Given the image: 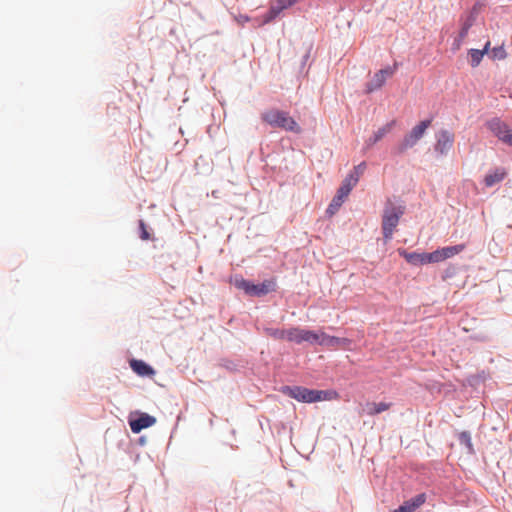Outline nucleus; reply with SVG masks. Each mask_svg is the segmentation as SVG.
I'll return each mask as SVG.
<instances>
[{"label":"nucleus","mask_w":512,"mask_h":512,"mask_svg":"<svg viewBox=\"0 0 512 512\" xmlns=\"http://www.w3.org/2000/svg\"><path fill=\"white\" fill-rule=\"evenodd\" d=\"M405 212V205L399 199H388L382 215V230L385 241L392 238L393 232Z\"/></svg>","instance_id":"1"},{"label":"nucleus","mask_w":512,"mask_h":512,"mask_svg":"<svg viewBox=\"0 0 512 512\" xmlns=\"http://www.w3.org/2000/svg\"><path fill=\"white\" fill-rule=\"evenodd\" d=\"M263 122L274 128H280L286 131L300 134L302 132L301 127L292 118L288 112L281 111L278 109H269L261 114Z\"/></svg>","instance_id":"2"},{"label":"nucleus","mask_w":512,"mask_h":512,"mask_svg":"<svg viewBox=\"0 0 512 512\" xmlns=\"http://www.w3.org/2000/svg\"><path fill=\"white\" fill-rule=\"evenodd\" d=\"M281 392L290 398L304 403H314L327 399L326 391L308 389L302 386H283Z\"/></svg>","instance_id":"3"},{"label":"nucleus","mask_w":512,"mask_h":512,"mask_svg":"<svg viewBox=\"0 0 512 512\" xmlns=\"http://www.w3.org/2000/svg\"><path fill=\"white\" fill-rule=\"evenodd\" d=\"M236 288L243 290L247 295L261 297L275 291L276 282L274 279L264 280L260 284H253L243 278H236L234 281Z\"/></svg>","instance_id":"4"},{"label":"nucleus","mask_w":512,"mask_h":512,"mask_svg":"<svg viewBox=\"0 0 512 512\" xmlns=\"http://www.w3.org/2000/svg\"><path fill=\"white\" fill-rule=\"evenodd\" d=\"M488 129L502 143L512 147V128L500 119L488 122Z\"/></svg>","instance_id":"5"},{"label":"nucleus","mask_w":512,"mask_h":512,"mask_svg":"<svg viewBox=\"0 0 512 512\" xmlns=\"http://www.w3.org/2000/svg\"><path fill=\"white\" fill-rule=\"evenodd\" d=\"M396 70V65L387 66L377 71L366 84V91L371 93L380 89L391 78Z\"/></svg>","instance_id":"6"},{"label":"nucleus","mask_w":512,"mask_h":512,"mask_svg":"<svg viewBox=\"0 0 512 512\" xmlns=\"http://www.w3.org/2000/svg\"><path fill=\"white\" fill-rule=\"evenodd\" d=\"M454 134L448 130H441L437 134L435 150L440 154H446L453 146Z\"/></svg>","instance_id":"7"},{"label":"nucleus","mask_w":512,"mask_h":512,"mask_svg":"<svg viewBox=\"0 0 512 512\" xmlns=\"http://www.w3.org/2000/svg\"><path fill=\"white\" fill-rule=\"evenodd\" d=\"M155 423V417L142 413L137 419L130 420L129 425L133 433H140L143 429L151 427Z\"/></svg>","instance_id":"8"},{"label":"nucleus","mask_w":512,"mask_h":512,"mask_svg":"<svg viewBox=\"0 0 512 512\" xmlns=\"http://www.w3.org/2000/svg\"><path fill=\"white\" fill-rule=\"evenodd\" d=\"M352 341L348 338H340L336 336H330L324 332V336H322V346L327 347L329 349H349Z\"/></svg>","instance_id":"9"},{"label":"nucleus","mask_w":512,"mask_h":512,"mask_svg":"<svg viewBox=\"0 0 512 512\" xmlns=\"http://www.w3.org/2000/svg\"><path fill=\"white\" fill-rule=\"evenodd\" d=\"M131 369L139 376H153L154 369L142 360L132 359L129 362Z\"/></svg>","instance_id":"10"},{"label":"nucleus","mask_w":512,"mask_h":512,"mask_svg":"<svg viewBox=\"0 0 512 512\" xmlns=\"http://www.w3.org/2000/svg\"><path fill=\"white\" fill-rule=\"evenodd\" d=\"M390 407H391V403H387V402H379V403L367 402L363 406L362 411L364 414H366L368 416H374V415H377L384 411L389 410Z\"/></svg>","instance_id":"11"},{"label":"nucleus","mask_w":512,"mask_h":512,"mask_svg":"<svg viewBox=\"0 0 512 512\" xmlns=\"http://www.w3.org/2000/svg\"><path fill=\"white\" fill-rule=\"evenodd\" d=\"M507 175V171L504 168H495L494 170L487 173L484 177V184L486 187H492L495 184L504 180Z\"/></svg>","instance_id":"12"},{"label":"nucleus","mask_w":512,"mask_h":512,"mask_svg":"<svg viewBox=\"0 0 512 512\" xmlns=\"http://www.w3.org/2000/svg\"><path fill=\"white\" fill-rule=\"evenodd\" d=\"M291 7L287 4V0H276L270 6L268 13L265 15L264 23H269L275 19L284 9Z\"/></svg>","instance_id":"13"},{"label":"nucleus","mask_w":512,"mask_h":512,"mask_svg":"<svg viewBox=\"0 0 512 512\" xmlns=\"http://www.w3.org/2000/svg\"><path fill=\"white\" fill-rule=\"evenodd\" d=\"M490 42L488 41L482 50L471 49L469 50V61L472 67H477L483 59V56L488 53Z\"/></svg>","instance_id":"14"},{"label":"nucleus","mask_w":512,"mask_h":512,"mask_svg":"<svg viewBox=\"0 0 512 512\" xmlns=\"http://www.w3.org/2000/svg\"><path fill=\"white\" fill-rule=\"evenodd\" d=\"M322 336H324L323 331L315 332L308 329H302V343L308 342L310 344L317 343L322 346Z\"/></svg>","instance_id":"15"},{"label":"nucleus","mask_w":512,"mask_h":512,"mask_svg":"<svg viewBox=\"0 0 512 512\" xmlns=\"http://www.w3.org/2000/svg\"><path fill=\"white\" fill-rule=\"evenodd\" d=\"M464 249H465L464 244L443 247V248L439 249L440 254H441V260L444 261L448 258H451V257L461 253Z\"/></svg>","instance_id":"16"},{"label":"nucleus","mask_w":512,"mask_h":512,"mask_svg":"<svg viewBox=\"0 0 512 512\" xmlns=\"http://www.w3.org/2000/svg\"><path fill=\"white\" fill-rule=\"evenodd\" d=\"M441 254L440 250L437 249L431 253H422L418 254V262H421L422 264L427 263H438L441 262Z\"/></svg>","instance_id":"17"},{"label":"nucleus","mask_w":512,"mask_h":512,"mask_svg":"<svg viewBox=\"0 0 512 512\" xmlns=\"http://www.w3.org/2000/svg\"><path fill=\"white\" fill-rule=\"evenodd\" d=\"M474 18L470 16L462 25V28L459 32L458 39L455 41V49H459L461 46L462 41L465 39V37L468 34V31L470 27L473 25Z\"/></svg>","instance_id":"18"},{"label":"nucleus","mask_w":512,"mask_h":512,"mask_svg":"<svg viewBox=\"0 0 512 512\" xmlns=\"http://www.w3.org/2000/svg\"><path fill=\"white\" fill-rule=\"evenodd\" d=\"M302 329L300 327H291L288 329L287 340L296 344L302 343Z\"/></svg>","instance_id":"19"},{"label":"nucleus","mask_w":512,"mask_h":512,"mask_svg":"<svg viewBox=\"0 0 512 512\" xmlns=\"http://www.w3.org/2000/svg\"><path fill=\"white\" fill-rule=\"evenodd\" d=\"M265 332L275 340H287L288 329L266 328Z\"/></svg>","instance_id":"20"},{"label":"nucleus","mask_w":512,"mask_h":512,"mask_svg":"<svg viewBox=\"0 0 512 512\" xmlns=\"http://www.w3.org/2000/svg\"><path fill=\"white\" fill-rule=\"evenodd\" d=\"M390 131V125H385L381 128H379L373 135V137H371L369 139V143L370 144H375L376 142H378L379 140H381L388 132Z\"/></svg>","instance_id":"21"},{"label":"nucleus","mask_w":512,"mask_h":512,"mask_svg":"<svg viewBox=\"0 0 512 512\" xmlns=\"http://www.w3.org/2000/svg\"><path fill=\"white\" fill-rule=\"evenodd\" d=\"M343 202L344 200L340 199L337 196H334V198L332 199L331 203L327 208V214H329L330 216L334 215L342 206Z\"/></svg>","instance_id":"22"},{"label":"nucleus","mask_w":512,"mask_h":512,"mask_svg":"<svg viewBox=\"0 0 512 512\" xmlns=\"http://www.w3.org/2000/svg\"><path fill=\"white\" fill-rule=\"evenodd\" d=\"M416 510V499H410L392 512H414Z\"/></svg>","instance_id":"23"},{"label":"nucleus","mask_w":512,"mask_h":512,"mask_svg":"<svg viewBox=\"0 0 512 512\" xmlns=\"http://www.w3.org/2000/svg\"><path fill=\"white\" fill-rule=\"evenodd\" d=\"M490 56L492 59L502 60L507 57V52L503 46H498L490 51Z\"/></svg>","instance_id":"24"},{"label":"nucleus","mask_w":512,"mask_h":512,"mask_svg":"<svg viewBox=\"0 0 512 512\" xmlns=\"http://www.w3.org/2000/svg\"><path fill=\"white\" fill-rule=\"evenodd\" d=\"M459 441L461 444L465 445L469 452L473 451V445L471 441V436L469 432L463 431L459 434Z\"/></svg>","instance_id":"25"},{"label":"nucleus","mask_w":512,"mask_h":512,"mask_svg":"<svg viewBox=\"0 0 512 512\" xmlns=\"http://www.w3.org/2000/svg\"><path fill=\"white\" fill-rule=\"evenodd\" d=\"M358 175H354V173L348 174V176L343 180L342 184L349 189H353L354 186L358 183Z\"/></svg>","instance_id":"26"},{"label":"nucleus","mask_w":512,"mask_h":512,"mask_svg":"<svg viewBox=\"0 0 512 512\" xmlns=\"http://www.w3.org/2000/svg\"><path fill=\"white\" fill-rule=\"evenodd\" d=\"M350 192H351V189H349L348 187L341 184V186L337 190V193L335 196L339 197L342 200H345L347 198V196L350 194Z\"/></svg>","instance_id":"27"},{"label":"nucleus","mask_w":512,"mask_h":512,"mask_svg":"<svg viewBox=\"0 0 512 512\" xmlns=\"http://www.w3.org/2000/svg\"><path fill=\"white\" fill-rule=\"evenodd\" d=\"M139 227H140V231H141V234H140L141 239L142 240H149L150 239V234L147 231L146 225H145L143 220H140Z\"/></svg>","instance_id":"28"},{"label":"nucleus","mask_w":512,"mask_h":512,"mask_svg":"<svg viewBox=\"0 0 512 512\" xmlns=\"http://www.w3.org/2000/svg\"><path fill=\"white\" fill-rule=\"evenodd\" d=\"M398 252L401 256L405 257L406 260L409 262V263H414L415 260H416V254L415 253H407L405 250L403 249H398Z\"/></svg>","instance_id":"29"},{"label":"nucleus","mask_w":512,"mask_h":512,"mask_svg":"<svg viewBox=\"0 0 512 512\" xmlns=\"http://www.w3.org/2000/svg\"><path fill=\"white\" fill-rule=\"evenodd\" d=\"M365 168H366V164L364 162H362L359 165H357L356 167H354V170L351 173H354V175H358V179H359L360 176L365 171Z\"/></svg>","instance_id":"30"},{"label":"nucleus","mask_w":512,"mask_h":512,"mask_svg":"<svg viewBox=\"0 0 512 512\" xmlns=\"http://www.w3.org/2000/svg\"><path fill=\"white\" fill-rule=\"evenodd\" d=\"M430 125V121H422L418 125V138L424 133L425 129Z\"/></svg>","instance_id":"31"},{"label":"nucleus","mask_w":512,"mask_h":512,"mask_svg":"<svg viewBox=\"0 0 512 512\" xmlns=\"http://www.w3.org/2000/svg\"><path fill=\"white\" fill-rule=\"evenodd\" d=\"M414 134H415V129H413L411 131L410 137L406 140V144H405L406 146H410V147L413 146V144H414V141H413Z\"/></svg>","instance_id":"32"},{"label":"nucleus","mask_w":512,"mask_h":512,"mask_svg":"<svg viewBox=\"0 0 512 512\" xmlns=\"http://www.w3.org/2000/svg\"><path fill=\"white\" fill-rule=\"evenodd\" d=\"M238 20H239V22H240L241 24H244L245 22H248V21H249V17H248V16L240 15Z\"/></svg>","instance_id":"33"},{"label":"nucleus","mask_w":512,"mask_h":512,"mask_svg":"<svg viewBox=\"0 0 512 512\" xmlns=\"http://www.w3.org/2000/svg\"><path fill=\"white\" fill-rule=\"evenodd\" d=\"M424 502H425V495L424 494L418 495V506H420Z\"/></svg>","instance_id":"34"},{"label":"nucleus","mask_w":512,"mask_h":512,"mask_svg":"<svg viewBox=\"0 0 512 512\" xmlns=\"http://www.w3.org/2000/svg\"><path fill=\"white\" fill-rule=\"evenodd\" d=\"M299 0H287V4L292 6L294 5L295 3H297Z\"/></svg>","instance_id":"35"}]
</instances>
